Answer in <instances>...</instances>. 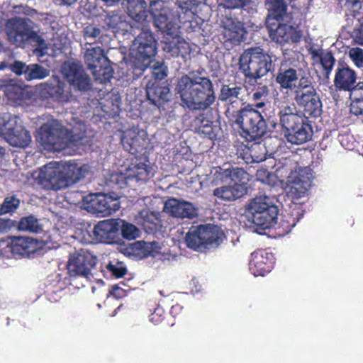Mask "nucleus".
Here are the masks:
<instances>
[{"mask_svg": "<svg viewBox=\"0 0 363 363\" xmlns=\"http://www.w3.org/2000/svg\"><path fill=\"white\" fill-rule=\"evenodd\" d=\"M273 56L259 46L245 49L238 60V69L243 74L245 82L255 86L257 80L274 70Z\"/></svg>", "mask_w": 363, "mask_h": 363, "instance_id": "nucleus-5", "label": "nucleus"}, {"mask_svg": "<svg viewBox=\"0 0 363 363\" xmlns=\"http://www.w3.org/2000/svg\"><path fill=\"white\" fill-rule=\"evenodd\" d=\"M100 34L101 30L91 24L87 25L83 30V35L85 38H96L99 36Z\"/></svg>", "mask_w": 363, "mask_h": 363, "instance_id": "nucleus-58", "label": "nucleus"}, {"mask_svg": "<svg viewBox=\"0 0 363 363\" xmlns=\"http://www.w3.org/2000/svg\"><path fill=\"white\" fill-rule=\"evenodd\" d=\"M349 57L358 68L363 67V50L360 48H352L349 51Z\"/></svg>", "mask_w": 363, "mask_h": 363, "instance_id": "nucleus-53", "label": "nucleus"}, {"mask_svg": "<svg viewBox=\"0 0 363 363\" xmlns=\"http://www.w3.org/2000/svg\"><path fill=\"white\" fill-rule=\"evenodd\" d=\"M64 130L61 126L52 123H44L38 130L37 140L45 150L51 152H59L66 146Z\"/></svg>", "mask_w": 363, "mask_h": 363, "instance_id": "nucleus-14", "label": "nucleus"}, {"mask_svg": "<svg viewBox=\"0 0 363 363\" xmlns=\"http://www.w3.org/2000/svg\"><path fill=\"white\" fill-rule=\"evenodd\" d=\"M127 13L132 18L139 20L145 12L146 2L144 0H133L125 4Z\"/></svg>", "mask_w": 363, "mask_h": 363, "instance_id": "nucleus-41", "label": "nucleus"}, {"mask_svg": "<svg viewBox=\"0 0 363 363\" xmlns=\"http://www.w3.org/2000/svg\"><path fill=\"white\" fill-rule=\"evenodd\" d=\"M230 176L231 167L226 169L218 167L213 174V182L220 181L221 182H225L228 179H230Z\"/></svg>", "mask_w": 363, "mask_h": 363, "instance_id": "nucleus-55", "label": "nucleus"}, {"mask_svg": "<svg viewBox=\"0 0 363 363\" xmlns=\"http://www.w3.org/2000/svg\"><path fill=\"white\" fill-rule=\"evenodd\" d=\"M133 251L139 250L140 254L145 257L155 256L158 252V243L156 242H147L144 241H137L132 245Z\"/></svg>", "mask_w": 363, "mask_h": 363, "instance_id": "nucleus-42", "label": "nucleus"}, {"mask_svg": "<svg viewBox=\"0 0 363 363\" xmlns=\"http://www.w3.org/2000/svg\"><path fill=\"white\" fill-rule=\"evenodd\" d=\"M15 221L9 218H0V235L8 233L13 226Z\"/></svg>", "mask_w": 363, "mask_h": 363, "instance_id": "nucleus-59", "label": "nucleus"}, {"mask_svg": "<svg viewBox=\"0 0 363 363\" xmlns=\"http://www.w3.org/2000/svg\"><path fill=\"white\" fill-rule=\"evenodd\" d=\"M249 218L260 228L265 230L277 224L279 210L277 206L269 202L267 196L252 199L246 208Z\"/></svg>", "mask_w": 363, "mask_h": 363, "instance_id": "nucleus-10", "label": "nucleus"}, {"mask_svg": "<svg viewBox=\"0 0 363 363\" xmlns=\"http://www.w3.org/2000/svg\"><path fill=\"white\" fill-rule=\"evenodd\" d=\"M319 62L322 65L325 74L327 77L331 73L333 66L335 62V59L330 52H325L321 59L319 60Z\"/></svg>", "mask_w": 363, "mask_h": 363, "instance_id": "nucleus-52", "label": "nucleus"}, {"mask_svg": "<svg viewBox=\"0 0 363 363\" xmlns=\"http://www.w3.org/2000/svg\"><path fill=\"white\" fill-rule=\"evenodd\" d=\"M202 0L199 1L191 0V2L188 1H177L173 9H175V15L174 18H177L183 26V28L187 32H194L196 31L197 28H199V24L197 23L195 18V15L194 12L191 11V3L194 4H199L201 2Z\"/></svg>", "mask_w": 363, "mask_h": 363, "instance_id": "nucleus-25", "label": "nucleus"}, {"mask_svg": "<svg viewBox=\"0 0 363 363\" xmlns=\"http://www.w3.org/2000/svg\"><path fill=\"white\" fill-rule=\"evenodd\" d=\"M62 74L75 91L86 92L91 89V79L79 62H65L62 66Z\"/></svg>", "mask_w": 363, "mask_h": 363, "instance_id": "nucleus-15", "label": "nucleus"}, {"mask_svg": "<svg viewBox=\"0 0 363 363\" xmlns=\"http://www.w3.org/2000/svg\"><path fill=\"white\" fill-rule=\"evenodd\" d=\"M0 90L10 101L16 102L23 97L22 89L11 79H0Z\"/></svg>", "mask_w": 363, "mask_h": 363, "instance_id": "nucleus-36", "label": "nucleus"}, {"mask_svg": "<svg viewBox=\"0 0 363 363\" xmlns=\"http://www.w3.org/2000/svg\"><path fill=\"white\" fill-rule=\"evenodd\" d=\"M359 22V25L356 26L352 31V37L355 43L363 45V14L361 13L356 18Z\"/></svg>", "mask_w": 363, "mask_h": 363, "instance_id": "nucleus-54", "label": "nucleus"}, {"mask_svg": "<svg viewBox=\"0 0 363 363\" xmlns=\"http://www.w3.org/2000/svg\"><path fill=\"white\" fill-rule=\"evenodd\" d=\"M121 143L131 155L137 154L145 149L146 133L143 130H127L121 138Z\"/></svg>", "mask_w": 363, "mask_h": 363, "instance_id": "nucleus-28", "label": "nucleus"}, {"mask_svg": "<svg viewBox=\"0 0 363 363\" xmlns=\"http://www.w3.org/2000/svg\"><path fill=\"white\" fill-rule=\"evenodd\" d=\"M195 131L203 138L213 140L216 138L213 122L208 120L204 114H199L193 121Z\"/></svg>", "mask_w": 363, "mask_h": 363, "instance_id": "nucleus-34", "label": "nucleus"}, {"mask_svg": "<svg viewBox=\"0 0 363 363\" xmlns=\"http://www.w3.org/2000/svg\"><path fill=\"white\" fill-rule=\"evenodd\" d=\"M242 91V86L235 83L223 84L220 89L218 100L228 104H233L238 101Z\"/></svg>", "mask_w": 363, "mask_h": 363, "instance_id": "nucleus-35", "label": "nucleus"}, {"mask_svg": "<svg viewBox=\"0 0 363 363\" xmlns=\"http://www.w3.org/2000/svg\"><path fill=\"white\" fill-rule=\"evenodd\" d=\"M250 0H223L222 4L226 9H239L247 5Z\"/></svg>", "mask_w": 363, "mask_h": 363, "instance_id": "nucleus-57", "label": "nucleus"}, {"mask_svg": "<svg viewBox=\"0 0 363 363\" xmlns=\"http://www.w3.org/2000/svg\"><path fill=\"white\" fill-rule=\"evenodd\" d=\"M247 193V186L241 184H233V185H225L216 188L213 190V195L218 199L224 201H234Z\"/></svg>", "mask_w": 363, "mask_h": 363, "instance_id": "nucleus-31", "label": "nucleus"}, {"mask_svg": "<svg viewBox=\"0 0 363 363\" xmlns=\"http://www.w3.org/2000/svg\"><path fill=\"white\" fill-rule=\"evenodd\" d=\"M357 74L345 62H339L335 70L334 86L337 90L353 92L357 88Z\"/></svg>", "mask_w": 363, "mask_h": 363, "instance_id": "nucleus-22", "label": "nucleus"}, {"mask_svg": "<svg viewBox=\"0 0 363 363\" xmlns=\"http://www.w3.org/2000/svg\"><path fill=\"white\" fill-rule=\"evenodd\" d=\"M0 136L10 145L25 148L31 142L30 132L22 125L18 117L11 115L0 116Z\"/></svg>", "mask_w": 363, "mask_h": 363, "instance_id": "nucleus-12", "label": "nucleus"}, {"mask_svg": "<svg viewBox=\"0 0 363 363\" xmlns=\"http://www.w3.org/2000/svg\"><path fill=\"white\" fill-rule=\"evenodd\" d=\"M121 235L123 238L132 240L139 237L140 230L133 224L123 221L121 226Z\"/></svg>", "mask_w": 363, "mask_h": 363, "instance_id": "nucleus-49", "label": "nucleus"}, {"mask_svg": "<svg viewBox=\"0 0 363 363\" xmlns=\"http://www.w3.org/2000/svg\"><path fill=\"white\" fill-rule=\"evenodd\" d=\"M307 50L308 54L311 56L312 60L314 62H319L325 53L321 48H315L313 45H311Z\"/></svg>", "mask_w": 363, "mask_h": 363, "instance_id": "nucleus-60", "label": "nucleus"}, {"mask_svg": "<svg viewBox=\"0 0 363 363\" xmlns=\"http://www.w3.org/2000/svg\"><path fill=\"white\" fill-rule=\"evenodd\" d=\"M174 85L182 106L190 111H205L216 101L213 84L209 77L183 74L177 79Z\"/></svg>", "mask_w": 363, "mask_h": 363, "instance_id": "nucleus-2", "label": "nucleus"}, {"mask_svg": "<svg viewBox=\"0 0 363 363\" xmlns=\"http://www.w3.org/2000/svg\"><path fill=\"white\" fill-rule=\"evenodd\" d=\"M183 307L179 304L173 306L170 309V314L173 318L179 315V313L182 312Z\"/></svg>", "mask_w": 363, "mask_h": 363, "instance_id": "nucleus-63", "label": "nucleus"}, {"mask_svg": "<svg viewBox=\"0 0 363 363\" xmlns=\"http://www.w3.org/2000/svg\"><path fill=\"white\" fill-rule=\"evenodd\" d=\"M37 240L28 237H11L0 240V252L9 257L13 255H30L37 252Z\"/></svg>", "mask_w": 363, "mask_h": 363, "instance_id": "nucleus-16", "label": "nucleus"}, {"mask_svg": "<svg viewBox=\"0 0 363 363\" xmlns=\"http://www.w3.org/2000/svg\"><path fill=\"white\" fill-rule=\"evenodd\" d=\"M247 172L240 167H231L230 180L234 184H241L247 186V182L249 180Z\"/></svg>", "mask_w": 363, "mask_h": 363, "instance_id": "nucleus-48", "label": "nucleus"}, {"mask_svg": "<svg viewBox=\"0 0 363 363\" xmlns=\"http://www.w3.org/2000/svg\"><path fill=\"white\" fill-rule=\"evenodd\" d=\"M296 221L295 218L292 217L290 214L287 213L286 215H283L279 223H277L275 225L276 229L278 230V234L279 236H284L288 234L291 229L296 225Z\"/></svg>", "mask_w": 363, "mask_h": 363, "instance_id": "nucleus-43", "label": "nucleus"}, {"mask_svg": "<svg viewBox=\"0 0 363 363\" xmlns=\"http://www.w3.org/2000/svg\"><path fill=\"white\" fill-rule=\"evenodd\" d=\"M43 168L44 170H41L39 175L40 182L49 189L60 190L83 179L89 167L86 164L79 165L75 160H69L62 164V169L48 165Z\"/></svg>", "mask_w": 363, "mask_h": 363, "instance_id": "nucleus-7", "label": "nucleus"}, {"mask_svg": "<svg viewBox=\"0 0 363 363\" xmlns=\"http://www.w3.org/2000/svg\"><path fill=\"white\" fill-rule=\"evenodd\" d=\"M281 22H278L277 25L274 23H267L272 40L281 45L298 43L302 37L301 31L296 30L293 26Z\"/></svg>", "mask_w": 363, "mask_h": 363, "instance_id": "nucleus-19", "label": "nucleus"}, {"mask_svg": "<svg viewBox=\"0 0 363 363\" xmlns=\"http://www.w3.org/2000/svg\"><path fill=\"white\" fill-rule=\"evenodd\" d=\"M157 52V41L153 33L147 28H143L133 42L131 55L142 63L134 69V74L140 76L149 64L150 60Z\"/></svg>", "mask_w": 363, "mask_h": 363, "instance_id": "nucleus-11", "label": "nucleus"}, {"mask_svg": "<svg viewBox=\"0 0 363 363\" xmlns=\"http://www.w3.org/2000/svg\"><path fill=\"white\" fill-rule=\"evenodd\" d=\"M301 69L281 62L275 75V82L283 89H292L294 99L305 113L313 118L323 112V104L311 76H301Z\"/></svg>", "mask_w": 363, "mask_h": 363, "instance_id": "nucleus-1", "label": "nucleus"}, {"mask_svg": "<svg viewBox=\"0 0 363 363\" xmlns=\"http://www.w3.org/2000/svg\"><path fill=\"white\" fill-rule=\"evenodd\" d=\"M101 104L104 112L113 117L116 116L121 111V97L118 92H111Z\"/></svg>", "mask_w": 363, "mask_h": 363, "instance_id": "nucleus-38", "label": "nucleus"}, {"mask_svg": "<svg viewBox=\"0 0 363 363\" xmlns=\"http://www.w3.org/2000/svg\"><path fill=\"white\" fill-rule=\"evenodd\" d=\"M14 8L16 13H17L29 14L28 11L30 8L28 6H17Z\"/></svg>", "mask_w": 363, "mask_h": 363, "instance_id": "nucleus-64", "label": "nucleus"}, {"mask_svg": "<svg viewBox=\"0 0 363 363\" xmlns=\"http://www.w3.org/2000/svg\"><path fill=\"white\" fill-rule=\"evenodd\" d=\"M106 271L116 278H121L127 273L126 267L118 261L110 262L106 266Z\"/></svg>", "mask_w": 363, "mask_h": 363, "instance_id": "nucleus-47", "label": "nucleus"}, {"mask_svg": "<svg viewBox=\"0 0 363 363\" xmlns=\"http://www.w3.org/2000/svg\"><path fill=\"white\" fill-rule=\"evenodd\" d=\"M9 68L16 75L21 76L22 74H25L26 77L27 76L28 66L21 61H14L13 64L10 65Z\"/></svg>", "mask_w": 363, "mask_h": 363, "instance_id": "nucleus-56", "label": "nucleus"}, {"mask_svg": "<svg viewBox=\"0 0 363 363\" xmlns=\"http://www.w3.org/2000/svg\"><path fill=\"white\" fill-rule=\"evenodd\" d=\"M155 173L147 157L133 156L126 159L119 172L111 174L110 180L119 189L135 187L147 184L154 177Z\"/></svg>", "mask_w": 363, "mask_h": 363, "instance_id": "nucleus-6", "label": "nucleus"}, {"mask_svg": "<svg viewBox=\"0 0 363 363\" xmlns=\"http://www.w3.org/2000/svg\"><path fill=\"white\" fill-rule=\"evenodd\" d=\"M50 74L48 69L38 64L28 65V74L26 79L28 81L33 79H42L47 77Z\"/></svg>", "mask_w": 363, "mask_h": 363, "instance_id": "nucleus-46", "label": "nucleus"}, {"mask_svg": "<svg viewBox=\"0 0 363 363\" xmlns=\"http://www.w3.org/2000/svg\"><path fill=\"white\" fill-rule=\"evenodd\" d=\"M306 113L297 110L295 105H286L279 108V125L284 130L286 141L293 145H302L312 139L313 129ZM307 115H308L307 113Z\"/></svg>", "mask_w": 363, "mask_h": 363, "instance_id": "nucleus-3", "label": "nucleus"}, {"mask_svg": "<svg viewBox=\"0 0 363 363\" xmlns=\"http://www.w3.org/2000/svg\"><path fill=\"white\" fill-rule=\"evenodd\" d=\"M254 88L252 89V93L250 94V97L253 101V104H250L253 106L255 109H259L264 108L267 103V96L269 93L268 86L261 83H256Z\"/></svg>", "mask_w": 363, "mask_h": 363, "instance_id": "nucleus-37", "label": "nucleus"}, {"mask_svg": "<svg viewBox=\"0 0 363 363\" xmlns=\"http://www.w3.org/2000/svg\"><path fill=\"white\" fill-rule=\"evenodd\" d=\"M179 44L180 43L179 42L178 44L174 45L173 47L169 44L167 48H164V50L167 49V51L170 52L172 56H178L180 53Z\"/></svg>", "mask_w": 363, "mask_h": 363, "instance_id": "nucleus-62", "label": "nucleus"}, {"mask_svg": "<svg viewBox=\"0 0 363 363\" xmlns=\"http://www.w3.org/2000/svg\"><path fill=\"white\" fill-rule=\"evenodd\" d=\"M84 62L95 81L105 84L113 77V69L104 50L101 47L87 48L84 54Z\"/></svg>", "mask_w": 363, "mask_h": 363, "instance_id": "nucleus-13", "label": "nucleus"}, {"mask_svg": "<svg viewBox=\"0 0 363 363\" xmlns=\"http://www.w3.org/2000/svg\"><path fill=\"white\" fill-rule=\"evenodd\" d=\"M92 239L95 242L107 244L118 243L119 238V223L116 220L108 219L99 221L94 227Z\"/></svg>", "mask_w": 363, "mask_h": 363, "instance_id": "nucleus-20", "label": "nucleus"}, {"mask_svg": "<svg viewBox=\"0 0 363 363\" xmlns=\"http://www.w3.org/2000/svg\"><path fill=\"white\" fill-rule=\"evenodd\" d=\"M164 211L177 218L192 219L198 216L197 208L191 203L175 198L169 199L164 202Z\"/></svg>", "mask_w": 363, "mask_h": 363, "instance_id": "nucleus-26", "label": "nucleus"}, {"mask_svg": "<svg viewBox=\"0 0 363 363\" xmlns=\"http://www.w3.org/2000/svg\"><path fill=\"white\" fill-rule=\"evenodd\" d=\"M150 12L154 24L162 33L173 35L176 30L175 23L168 16V9L163 1H154L150 4Z\"/></svg>", "mask_w": 363, "mask_h": 363, "instance_id": "nucleus-21", "label": "nucleus"}, {"mask_svg": "<svg viewBox=\"0 0 363 363\" xmlns=\"http://www.w3.org/2000/svg\"><path fill=\"white\" fill-rule=\"evenodd\" d=\"M92 208L101 216H108L116 213L120 208L119 201L106 194H98L91 201Z\"/></svg>", "mask_w": 363, "mask_h": 363, "instance_id": "nucleus-30", "label": "nucleus"}, {"mask_svg": "<svg viewBox=\"0 0 363 363\" xmlns=\"http://www.w3.org/2000/svg\"><path fill=\"white\" fill-rule=\"evenodd\" d=\"M138 223L147 233H154L162 226V221L158 215L152 211L143 210L140 212Z\"/></svg>", "mask_w": 363, "mask_h": 363, "instance_id": "nucleus-33", "label": "nucleus"}, {"mask_svg": "<svg viewBox=\"0 0 363 363\" xmlns=\"http://www.w3.org/2000/svg\"><path fill=\"white\" fill-rule=\"evenodd\" d=\"M290 193L294 199H300L307 194L312 183L313 175L308 167L300 168L294 177H289Z\"/></svg>", "mask_w": 363, "mask_h": 363, "instance_id": "nucleus-24", "label": "nucleus"}, {"mask_svg": "<svg viewBox=\"0 0 363 363\" xmlns=\"http://www.w3.org/2000/svg\"><path fill=\"white\" fill-rule=\"evenodd\" d=\"M250 155L252 161L255 162H260L266 160L267 150L264 145L261 143L253 144L250 149Z\"/></svg>", "mask_w": 363, "mask_h": 363, "instance_id": "nucleus-50", "label": "nucleus"}, {"mask_svg": "<svg viewBox=\"0 0 363 363\" xmlns=\"http://www.w3.org/2000/svg\"><path fill=\"white\" fill-rule=\"evenodd\" d=\"M170 90L165 82L154 80L147 83L146 94L147 99L155 106L164 105L169 101Z\"/></svg>", "mask_w": 363, "mask_h": 363, "instance_id": "nucleus-27", "label": "nucleus"}, {"mask_svg": "<svg viewBox=\"0 0 363 363\" xmlns=\"http://www.w3.org/2000/svg\"><path fill=\"white\" fill-rule=\"evenodd\" d=\"M264 5L268 11L267 23H271L273 20L277 22L289 21L288 5L284 0H272L264 2Z\"/></svg>", "mask_w": 363, "mask_h": 363, "instance_id": "nucleus-32", "label": "nucleus"}, {"mask_svg": "<svg viewBox=\"0 0 363 363\" xmlns=\"http://www.w3.org/2000/svg\"><path fill=\"white\" fill-rule=\"evenodd\" d=\"M45 90L50 98L58 102H68L72 97L70 90L60 77L53 76L45 84Z\"/></svg>", "mask_w": 363, "mask_h": 363, "instance_id": "nucleus-29", "label": "nucleus"}, {"mask_svg": "<svg viewBox=\"0 0 363 363\" xmlns=\"http://www.w3.org/2000/svg\"><path fill=\"white\" fill-rule=\"evenodd\" d=\"M153 74L155 77V80L161 81L167 77V73L165 69L155 67L153 69Z\"/></svg>", "mask_w": 363, "mask_h": 363, "instance_id": "nucleus-61", "label": "nucleus"}, {"mask_svg": "<svg viewBox=\"0 0 363 363\" xmlns=\"http://www.w3.org/2000/svg\"><path fill=\"white\" fill-rule=\"evenodd\" d=\"M235 123L242 130V136L247 141L260 139L267 133V122L253 106L247 105L234 114Z\"/></svg>", "mask_w": 363, "mask_h": 363, "instance_id": "nucleus-8", "label": "nucleus"}, {"mask_svg": "<svg viewBox=\"0 0 363 363\" xmlns=\"http://www.w3.org/2000/svg\"><path fill=\"white\" fill-rule=\"evenodd\" d=\"M274 257L265 250H257L251 254L249 269L255 277H264L274 267Z\"/></svg>", "mask_w": 363, "mask_h": 363, "instance_id": "nucleus-23", "label": "nucleus"}, {"mask_svg": "<svg viewBox=\"0 0 363 363\" xmlns=\"http://www.w3.org/2000/svg\"><path fill=\"white\" fill-rule=\"evenodd\" d=\"M225 238V233L218 227L201 225L190 228L185 236V242L188 247L197 250L217 247Z\"/></svg>", "mask_w": 363, "mask_h": 363, "instance_id": "nucleus-9", "label": "nucleus"}, {"mask_svg": "<svg viewBox=\"0 0 363 363\" xmlns=\"http://www.w3.org/2000/svg\"><path fill=\"white\" fill-rule=\"evenodd\" d=\"M220 40L225 45H238L242 42L247 33L240 21L232 17L225 16L221 20Z\"/></svg>", "mask_w": 363, "mask_h": 363, "instance_id": "nucleus-18", "label": "nucleus"}, {"mask_svg": "<svg viewBox=\"0 0 363 363\" xmlns=\"http://www.w3.org/2000/svg\"><path fill=\"white\" fill-rule=\"evenodd\" d=\"M21 204V200L16 196H6L0 206V216L16 211Z\"/></svg>", "mask_w": 363, "mask_h": 363, "instance_id": "nucleus-45", "label": "nucleus"}, {"mask_svg": "<svg viewBox=\"0 0 363 363\" xmlns=\"http://www.w3.org/2000/svg\"><path fill=\"white\" fill-rule=\"evenodd\" d=\"M352 95L350 112L355 116H363V81L357 83V88Z\"/></svg>", "mask_w": 363, "mask_h": 363, "instance_id": "nucleus-39", "label": "nucleus"}, {"mask_svg": "<svg viewBox=\"0 0 363 363\" xmlns=\"http://www.w3.org/2000/svg\"><path fill=\"white\" fill-rule=\"evenodd\" d=\"M346 5L349 7V12L346 13L347 18L350 16L357 18L361 15L360 10L363 5V0H346Z\"/></svg>", "mask_w": 363, "mask_h": 363, "instance_id": "nucleus-51", "label": "nucleus"}, {"mask_svg": "<svg viewBox=\"0 0 363 363\" xmlns=\"http://www.w3.org/2000/svg\"><path fill=\"white\" fill-rule=\"evenodd\" d=\"M105 21L109 28L116 31L121 29L126 23L125 16L116 11L108 13Z\"/></svg>", "mask_w": 363, "mask_h": 363, "instance_id": "nucleus-44", "label": "nucleus"}, {"mask_svg": "<svg viewBox=\"0 0 363 363\" xmlns=\"http://www.w3.org/2000/svg\"><path fill=\"white\" fill-rule=\"evenodd\" d=\"M96 263V256L88 250L81 249L70 256L67 265L68 274L70 277H87Z\"/></svg>", "mask_w": 363, "mask_h": 363, "instance_id": "nucleus-17", "label": "nucleus"}, {"mask_svg": "<svg viewBox=\"0 0 363 363\" xmlns=\"http://www.w3.org/2000/svg\"><path fill=\"white\" fill-rule=\"evenodd\" d=\"M4 30L9 42L16 47L23 48L26 45L35 46V52L40 56L48 49L44 38L39 35L37 24L27 17L15 16L7 19Z\"/></svg>", "mask_w": 363, "mask_h": 363, "instance_id": "nucleus-4", "label": "nucleus"}, {"mask_svg": "<svg viewBox=\"0 0 363 363\" xmlns=\"http://www.w3.org/2000/svg\"><path fill=\"white\" fill-rule=\"evenodd\" d=\"M17 228L19 230L35 233L43 231L42 225L38 219L33 215L22 217L18 223Z\"/></svg>", "mask_w": 363, "mask_h": 363, "instance_id": "nucleus-40", "label": "nucleus"}]
</instances>
